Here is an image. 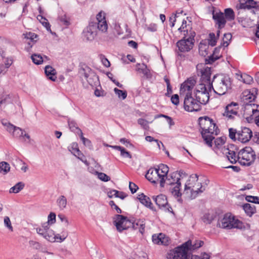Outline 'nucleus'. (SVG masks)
Masks as SVG:
<instances>
[{
	"mask_svg": "<svg viewBox=\"0 0 259 259\" xmlns=\"http://www.w3.org/2000/svg\"><path fill=\"white\" fill-rule=\"evenodd\" d=\"M192 242L188 240L182 245L171 250L168 253V259H191L189 250L191 249Z\"/></svg>",
	"mask_w": 259,
	"mask_h": 259,
	"instance_id": "nucleus-1",
	"label": "nucleus"
},
{
	"mask_svg": "<svg viewBox=\"0 0 259 259\" xmlns=\"http://www.w3.org/2000/svg\"><path fill=\"white\" fill-rule=\"evenodd\" d=\"M237 159L240 165L249 166L254 163L256 155L251 147H245L238 152Z\"/></svg>",
	"mask_w": 259,
	"mask_h": 259,
	"instance_id": "nucleus-2",
	"label": "nucleus"
},
{
	"mask_svg": "<svg viewBox=\"0 0 259 259\" xmlns=\"http://www.w3.org/2000/svg\"><path fill=\"white\" fill-rule=\"evenodd\" d=\"M243 223L231 213H226L224 217L219 220L217 226L223 229H231L232 228L242 229Z\"/></svg>",
	"mask_w": 259,
	"mask_h": 259,
	"instance_id": "nucleus-3",
	"label": "nucleus"
},
{
	"mask_svg": "<svg viewBox=\"0 0 259 259\" xmlns=\"http://www.w3.org/2000/svg\"><path fill=\"white\" fill-rule=\"evenodd\" d=\"M79 74L82 80L84 78L92 87L96 85L99 82L98 76L90 67L87 65L79 69Z\"/></svg>",
	"mask_w": 259,
	"mask_h": 259,
	"instance_id": "nucleus-4",
	"label": "nucleus"
},
{
	"mask_svg": "<svg viewBox=\"0 0 259 259\" xmlns=\"http://www.w3.org/2000/svg\"><path fill=\"white\" fill-rule=\"evenodd\" d=\"M50 225H52L48 222H45L42 224L41 228H37L36 230L39 235L42 236L47 240L51 242H54V237L53 236L54 231L50 229Z\"/></svg>",
	"mask_w": 259,
	"mask_h": 259,
	"instance_id": "nucleus-5",
	"label": "nucleus"
},
{
	"mask_svg": "<svg viewBox=\"0 0 259 259\" xmlns=\"http://www.w3.org/2000/svg\"><path fill=\"white\" fill-rule=\"evenodd\" d=\"M153 200L160 209H163L165 211L174 214L171 206L168 204L167 197L163 194H160L158 196H153Z\"/></svg>",
	"mask_w": 259,
	"mask_h": 259,
	"instance_id": "nucleus-6",
	"label": "nucleus"
},
{
	"mask_svg": "<svg viewBox=\"0 0 259 259\" xmlns=\"http://www.w3.org/2000/svg\"><path fill=\"white\" fill-rule=\"evenodd\" d=\"M238 109V104L236 102H232L226 106L225 111L223 115L227 117L228 119L234 120L235 115L239 116Z\"/></svg>",
	"mask_w": 259,
	"mask_h": 259,
	"instance_id": "nucleus-7",
	"label": "nucleus"
},
{
	"mask_svg": "<svg viewBox=\"0 0 259 259\" xmlns=\"http://www.w3.org/2000/svg\"><path fill=\"white\" fill-rule=\"evenodd\" d=\"M237 140L241 143H245L249 141L253 137L252 131L246 127H241V130L237 133Z\"/></svg>",
	"mask_w": 259,
	"mask_h": 259,
	"instance_id": "nucleus-8",
	"label": "nucleus"
},
{
	"mask_svg": "<svg viewBox=\"0 0 259 259\" xmlns=\"http://www.w3.org/2000/svg\"><path fill=\"white\" fill-rule=\"evenodd\" d=\"M201 73V79L202 81L208 84L209 85V89L213 88L212 82L214 81V79L217 77V75H214L213 77L212 81H211L210 76L211 68L206 67L205 68L201 69L200 71Z\"/></svg>",
	"mask_w": 259,
	"mask_h": 259,
	"instance_id": "nucleus-9",
	"label": "nucleus"
},
{
	"mask_svg": "<svg viewBox=\"0 0 259 259\" xmlns=\"http://www.w3.org/2000/svg\"><path fill=\"white\" fill-rule=\"evenodd\" d=\"M236 147L234 144H230L227 147L224 146L222 151L224 154L227 155V158L230 162L232 164H235L238 161L236 160L237 156H236V153L234 151V149H236Z\"/></svg>",
	"mask_w": 259,
	"mask_h": 259,
	"instance_id": "nucleus-10",
	"label": "nucleus"
},
{
	"mask_svg": "<svg viewBox=\"0 0 259 259\" xmlns=\"http://www.w3.org/2000/svg\"><path fill=\"white\" fill-rule=\"evenodd\" d=\"M194 42L189 41L185 37L179 40L176 44L177 47L180 52L184 53L189 52L193 48Z\"/></svg>",
	"mask_w": 259,
	"mask_h": 259,
	"instance_id": "nucleus-11",
	"label": "nucleus"
},
{
	"mask_svg": "<svg viewBox=\"0 0 259 259\" xmlns=\"http://www.w3.org/2000/svg\"><path fill=\"white\" fill-rule=\"evenodd\" d=\"M212 19L214 21L215 25H217L218 29H222L225 27L227 21L223 12L221 11L213 12Z\"/></svg>",
	"mask_w": 259,
	"mask_h": 259,
	"instance_id": "nucleus-12",
	"label": "nucleus"
},
{
	"mask_svg": "<svg viewBox=\"0 0 259 259\" xmlns=\"http://www.w3.org/2000/svg\"><path fill=\"white\" fill-rule=\"evenodd\" d=\"M198 124L201 129V132H204V130L209 126H213V128H218L213 119L207 116L200 117L198 118Z\"/></svg>",
	"mask_w": 259,
	"mask_h": 259,
	"instance_id": "nucleus-13",
	"label": "nucleus"
},
{
	"mask_svg": "<svg viewBox=\"0 0 259 259\" xmlns=\"http://www.w3.org/2000/svg\"><path fill=\"white\" fill-rule=\"evenodd\" d=\"M136 71L143 74L142 77L150 80L152 77V74L147 65L145 63H137L136 64Z\"/></svg>",
	"mask_w": 259,
	"mask_h": 259,
	"instance_id": "nucleus-14",
	"label": "nucleus"
},
{
	"mask_svg": "<svg viewBox=\"0 0 259 259\" xmlns=\"http://www.w3.org/2000/svg\"><path fill=\"white\" fill-rule=\"evenodd\" d=\"M257 89L254 88L252 89V92L250 91H245L243 93L242 99L245 105H252L251 103L254 101L256 98L255 95L257 94Z\"/></svg>",
	"mask_w": 259,
	"mask_h": 259,
	"instance_id": "nucleus-15",
	"label": "nucleus"
},
{
	"mask_svg": "<svg viewBox=\"0 0 259 259\" xmlns=\"http://www.w3.org/2000/svg\"><path fill=\"white\" fill-rule=\"evenodd\" d=\"M152 241L154 244L158 245H168L169 243V238L164 234L160 233L157 234H153L152 236Z\"/></svg>",
	"mask_w": 259,
	"mask_h": 259,
	"instance_id": "nucleus-16",
	"label": "nucleus"
},
{
	"mask_svg": "<svg viewBox=\"0 0 259 259\" xmlns=\"http://www.w3.org/2000/svg\"><path fill=\"white\" fill-rule=\"evenodd\" d=\"M238 8L240 9L250 10L254 9L256 11L259 10V2L254 0H245L241 4H239Z\"/></svg>",
	"mask_w": 259,
	"mask_h": 259,
	"instance_id": "nucleus-17",
	"label": "nucleus"
},
{
	"mask_svg": "<svg viewBox=\"0 0 259 259\" xmlns=\"http://www.w3.org/2000/svg\"><path fill=\"white\" fill-rule=\"evenodd\" d=\"M95 26L90 22L89 26L83 31L84 38L87 40H92L97 35Z\"/></svg>",
	"mask_w": 259,
	"mask_h": 259,
	"instance_id": "nucleus-18",
	"label": "nucleus"
},
{
	"mask_svg": "<svg viewBox=\"0 0 259 259\" xmlns=\"http://www.w3.org/2000/svg\"><path fill=\"white\" fill-rule=\"evenodd\" d=\"M196 100L200 104L205 105L209 99V95L208 91H196L194 92Z\"/></svg>",
	"mask_w": 259,
	"mask_h": 259,
	"instance_id": "nucleus-19",
	"label": "nucleus"
},
{
	"mask_svg": "<svg viewBox=\"0 0 259 259\" xmlns=\"http://www.w3.org/2000/svg\"><path fill=\"white\" fill-rule=\"evenodd\" d=\"M126 219V217L121 214H118L115 215V220L113 221V223L118 232H122L123 230H126V227L125 226L124 228H123L122 226V223H125Z\"/></svg>",
	"mask_w": 259,
	"mask_h": 259,
	"instance_id": "nucleus-20",
	"label": "nucleus"
},
{
	"mask_svg": "<svg viewBox=\"0 0 259 259\" xmlns=\"http://www.w3.org/2000/svg\"><path fill=\"white\" fill-rule=\"evenodd\" d=\"M131 222L130 225H132V228L134 230L139 229V232L141 234H143L145 227V224L143 221L133 218L131 219Z\"/></svg>",
	"mask_w": 259,
	"mask_h": 259,
	"instance_id": "nucleus-21",
	"label": "nucleus"
},
{
	"mask_svg": "<svg viewBox=\"0 0 259 259\" xmlns=\"http://www.w3.org/2000/svg\"><path fill=\"white\" fill-rule=\"evenodd\" d=\"M196 101V99H195L192 97V93L188 92L186 94L184 101V107L185 110L188 112H190V110H188V108H192Z\"/></svg>",
	"mask_w": 259,
	"mask_h": 259,
	"instance_id": "nucleus-22",
	"label": "nucleus"
},
{
	"mask_svg": "<svg viewBox=\"0 0 259 259\" xmlns=\"http://www.w3.org/2000/svg\"><path fill=\"white\" fill-rule=\"evenodd\" d=\"M137 199L143 205H144L146 207L150 208L152 210H156L155 208L153 207L152 205L150 198L147 196L145 195L144 193H141L138 195Z\"/></svg>",
	"mask_w": 259,
	"mask_h": 259,
	"instance_id": "nucleus-23",
	"label": "nucleus"
},
{
	"mask_svg": "<svg viewBox=\"0 0 259 259\" xmlns=\"http://www.w3.org/2000/svg\"><path fill=\"white\" fill-rule=\"evenodd\" d=\"M157 172H158V170H156V168H150L145 175V177L151 183L156 184L158 182V179H156Z\"/></svg>",
	"mask_w": 259,
	"mask_h": 259,
	"instance_id": "nucleus-24",
	"label": "nucleus"
},
{
	"mask_svg": "<svg viewBox=\"0 0 259 259\" xmlns=\"http://www.w3.org/2000/svg\"><path fill=\"white\" fill-rule=\"evenodd\" d=\"M45 73L49 79L53 81H56L57 72L53 67L50 65L46 66L45 68Z\"/></svg>",
	"mask_w": 259,
	"mask_h": 259,
	"instance_id": "nucleus-25",
	"label": "nucleus"
},
{
	"mask_svg": "<svg viewBox=\"0 0 259 259\" xmlns=\"http://www.w3.org/2000/svg\"><path fill=\"white\" fill-rule=\"evenodd\" d=\"M169 185H176L171 189V193L176 198L180 197L182 196V193L180 192V187H181V183L180 179L177 178V181L176 182H169Z\"/></svg>",
	"mask_w": 259,
	"mask_h": 259,
	"instance_id": "nucleus-26",
	"label": "nucleus"
},
{
	"mask_svg": "<svg viewBox=\"0 0 259 259\" xmlns=\"http://www.w3.org/2000/svg\"><path fill=\"white\" fill-rule=\"evenodd\" d=\"M95 27L96 30H100L102 32H105L107 30L108 25L106 20L99 22H90Z\"/></svg>",
	"mask_w": 259,
	"mask_h": 259,
	"instance_id": "nucleus-27",
	"label": "nucleus"
},
{
	"mask_svg": "<svg viewBox=\"0 0 259 259\" xmlns=\"http://www.w3.org/2000/svg\"><path fill=\"white\" fill-rule=\"evenodd\" d=\"M242 208L246 214L249 217H251L256 212L255 206L249 203H245L243 204L242 205Z\"/></svg>",
	"mask_w": 259,
	"mask_h": 259,
	"instance_id": "nucleus-28",
	"label": "nucleus"
},
{
	"mask_svg": "<svg viewBox=\"0 0 259 259\" xmlns=\"http://www.w3.org/2000/svg\"><path fill=\"white\" fill-rule=\"evenodd\" d=\"M156 170H158V172H157V175L156 176V179H158V181L159 180L160 187H164L165 180H167V181H168L170 180V179L168 178V176H164L163 174H161L162 173H161L159 169L156 168Z\"/></svg>",
	"mask_w": 259,
	"mask_h": 259,
	"instance_id": "nucleus-29",
	"label": "nucleus"
},
{
	"mask_svg": "<svg viewBox=\"0 0 259 259\" xmlns=\"http://www.w3.org/2000/svg\"><path fill=\"white\" fill-rule=\"evenodd\" d=\"M223 13L226 21H231L235 19V14L232 9L226 8Z\"/></svg>",
	"mask_w": 259,
	"mask_h": 259,
	"instance_id": "nucleus-30",
	"label": "nucleus"
},
{
	"mask_svg": "<svg viewBox=\"0 0 259 259\" xmlns=\"http://www.w3.org/2000/svg\"><path fill=\"white\" fill-rule=\"evenodd\" d=\"M220 85L224 86V91H228V89L231 88V80L228 76H224L221 80Z\"/></svg>",
	"mask_w": 259,
	"mask_h": 259,
	"instance_id": "nucleus-31",
	"label": "nucleus"
},
{
	"mask_svg": "<svg viewBox=\"0 0 259 259\" xmlns=\"http://www.w3.org/2000/svg\"><path fill=\"white\" fill-rule=\"evenodd\" d=\"M10 133L12 134L13 136L15 138H21L23 136V131L22 130L20 127H17L14 125L11 129Z\"/></svg>",
	"mask_w": 259,
	"mask_h": 259,
	"instance_id": "nucleus-32",
	"label": "nucleus"
},
{
	"mask_svg": "<svg viewBox=\"0 0 259 259\" xmlns=\"http://www.w3.org/2000/svg\"><path fill=\"white\" fill-rule=\"evenodd\" d=\"M207 133H205L204 132H201V134L202 138L205 141V143L210 147L212 146V141L214 139V137L210 135H206Z\"/></svg>",
	"mask_w": 259,
	"mask_h": 259,
	"instance_id": "nucleus-33",
	"label": "nucleus"
},
{
	"mask_svg": "<svg viewBox=\"0 0 259 259\" xmlns=\"http://www.w3.org/2000/svg\"><path fill=\"white\" fill-rule=\"evenodd\" d=\"M25 186L24 183L22 182L17 183L13 187H11L9 190L10 193H17L22 190Z\"/></svg>",
	"mask_w": 259,
	"mask_h": 259,
	"instance_id": "nucleus-34",
	"label": "nucleus"
},
{
	"mask_svg": "<svg viewBox=\"0 0 259 259\" xmlns=\"http://www.w3.org/2000/svg\"><path fill=\"white\" fill-rule=\"evenodd\" d=\"M33 63L36 65L41 64L44 61L43 58L40 54H33L31 56Z\"/></svg>",
	"mask_w": 259,
	"mask_h": 259,
	"instance_id": "nucleus-35",
	"label": "nucleus"
},
{
	"mask_svg": "<svg viewBox=\"0 0 259 259\" xmlns=\"http://www.w3.org/2000/svg\"><path fill=\"white\" fill-rule=\"evenodd\" d=\"M68 124L70 130L72 132L76 133L78 135L80 134L79 133V130H81L77 126V124L74 120L68 119Z\"/></svg>",
	"mask_w": 259,
	"mask_h": 259,
	"instance_id": "nucleus-36",
	"label": "nucleus"
},
{
	"mask_svg": "<svg viewBox=\"0 0 259 259\" xmlns=\"http://www.w3.org/2000/svg\"><path fill=\"white\" fill-rule=\"evenodd\" d=\"M214 216L213 214L206 213L202 217V220L204 223L206 224H210L214 220Z\"/></svg>",
	"mask_w": 259,
	"mask_h": 259,
	"instance_id": "nucleus-37",
	"label": "nucleus"
},
{
	"mask_svg": "<svg viewBox=\"0 0 259 259\" xmlns=\"http://www.w3.org/2000/svg\"><path fill=\"white\" fill-rule=\"evenodd\" d=\"M209 38L208 39V45L214 47L217 45L218 39L215 37L214 33L211 32L208 35Z\"/></svg>",
	"mask_w": 259,
	"mask_h": 259,
	"instance_id": "nucleus-38",
	"label": "nucleus"
},
{
	"mask_svg": "<svg viewBox=\"0 0 259 259\" xmlns=\"http://www.w3.org/2000/svg\"><path fill=\"white\" fill-rule=\"evenodd\" d=\"M114 92L119 98H121L122 100L125 99L127 97V94L125 90H121L115 88L114 89Z\"/></svg>",
	"mask_w": 259,
	"mask_h": 259,
	"instance_id": "nucleus-39",
	"label": "nucleus"
},
{
	"mask_svg": "<svg viewBox=\"0 0 259 259\" xmlns=\"http://www.w3.org/2000/svg\"><path fill=\"white\" fill-rule=\"evenodd\" d=\"M57 203L60 208L63 209L67 205V199L64 195H61L57 199Z\"/></svg>",
	"mask_w": 259,
	"mask_h": 259,
	"instance_id": "nucleus-40",
	"label": "nucleus"
},
{
	"mask_svg": "<svg viewBox=\"0 0 259 259\" xmlns=\"http://www.w3.org/2000/svg\"><path fill=\"white\" fill-rule=\"evenodd\" d=\"M240 78H241V81L246 84H250L253 81L252 77L247 74H241Z\"/></svg>",
	"mask_w": 259,
	"mask_h": 259,
	"instance_id": "nucleus-41",
	"label": "nucleus"
},
{
	"mask_svg": "<svg viewBox=\"0 0 259 259\" xmlns=\"http://www.w3.org/2000/svg\"><path fill=\"white\" fill-rule=\"evenodd\" d=\"M10 169L9 164L5 161L0 162V172H4L5 174L7 173Z\"/></svg>",
	"mask_w": 259,
	"mask_h": 259,
	"instance_id": "nucleus-42",
	"label": "nucleus"
},
{
	"mask_svg": "<svg viewBox=\"0 0 259 259\" xmlns=\"http://www.w3.org/2000/svg\"><path fill=\"white\" fill-rule=\"evenodd\" d=\"M219 59L220 57L218 55H214L212 54L210 55L208 58L205 59V62L206 64H212L216 60Z\"/></svg>",
	"mask_w": 259,
	"mask_h": 259,
	"instance_id": "nucleus-43",
	"label": "nucleus"
},
{
	"mask_svg": "<svg viewBox=\"0 0 259 259\" xmlns=\"http://www.w3.org/2000/svg\"><path fill=\"white\" fill-rule=\"evenodd\" d=\"M245 200L249 202L259 204V197L251 195H247L245 197Z\"/></svg>",
	"mask_w": 259,
	"mask_h": 259,
	"instance_id": "nucleus-44",
	"label": "nucleus"
},
{
	"mask_svg": "<svg viewBox=\"0 0 259 259\" xmlns=\"http://www.w3.org/2000/svg\"><path fill=\"white\" fill-rule=\"evenodd\" d=\"M97 175H98V178L101 180V181L103 182H108L110 181V178L109 176H107L106 174L101 172H98L96 171Z\"/></svg>",
	"mask_w": 259,
	"mask_h": 259,
	"instance_id": "nucleus-45",
	"label": "nucleus"
},
{
	"mask_svg": "<svg viewBox=\"0 0 259 259\" xmlns=\"http://www.w3.org/2000/svg\"><path fill=\"white\" fill-rule=\"evenodd\" d=\"M71 148H72V151L71 152L72 153H73V152H74V153L76 152L78 156H82L83 157H84V155H83V154L79 150V148L78 147V145H77V144L76 143H73L71 144ZM73 154L75 156H76L75 153H73Z\"/></svg>",
	"mask_w": 259,
	"mask_h": 259,
	"instance_id": "nucleus-46",
	"label": "nucleus"
},
{
	"mask_svg": "<svg viewBox=\"0 0 259 259\" xmlns=\"http://www.w3.org/2000/svg\"><path fill=\"white\" fill-rule=\"evenodd\" d=\"M157 169H159L161 173L163 174L164 176H168L167 174L169 171V168L167 165L164 164H161L158 166Z\"/></svg>",
	"mask_w": 259,
	"mask_h": 259,
	"instance_id": "nucleus-47",
	"label": "nucleus"
},
{
	"mask_svg": "<svg viewBox=\"0 0 259 259\" xmlns=\"http://www.w3.org/2000/svg\"><path fill=\"white\" fill-rule=\"evenodd\" d=\"M238 131L235 128H230L229 129V136L232 140L235 141L237 140L236 135H237Z\"/></svg>",
	"mask_w": 259,
	"mask_h": 259,
	"instance_id": "nucleus-48",
	"label": "nucleus"
},
{
	"mask_svg": "<svg viewBox=\"0 0 259 259\" xmlns=\"http://www.w3.org/2000/svg\"><path fill=\"white\" fill-rule=\"evenodd\" d=\"M53 236L54 237V242L57 241L58 242H63L67 237V235H64V234L62 235V236H61L59 234L55 235L54 232Z\"/></svg>",
	"mask_w": 259,
	"mask_h": 259,
	"instance_id": "nucleus-49",
	"label": "nucleus"
},
{
	"mask_svg": "<svg viewBox=\"0 0 259 259\" xmlns=\"http://www.w3.org/2000/svg\"><path fill=\"white\" fill-rule=\"evenodd\" d=\"M138 123L140 124L144 130L149 128L148 121L144 118H139L138 120Z\"/></svg>",
	"mask_w": 259,
	"mask_h": 259,
	"instance_id": "nucleus-50",
	"label": "nucleus"
},
{
	"mask_svg": "<svg viewBox=\"0 0 259 259\" xmlns=\"http://www.w3.org/2000/svg\"><path fill=\"white\" fill-rule=\"evenodd\" d=\"M56 215L55 212H50L48 217V221L47 222L51 224V225L55 224L56 222Z\"/></svg>",
	"mask_w": 259,
	"mask_h": 259,
	"instance_id": "nucleus-51",
	"label": "nucleus"
},
{
	"mask_svg": "<svg viewBox=\"0 0 259 259\" xmlns=\"http://www.w3.org/2000/svg\"><path fill=\"white\" fill-rule=\"evenodd\" d=\"M2 124L6 126V130L9 132L11 133V129L13 126V124L11 123L10 122L7 121L6 119H2L1 121Z\"/></svg>",
	"mask_w": 259,
	"mask_h": 259,
	"instance_id": "nucleus-52",
	"label": "nucleus"
},
{
	"mask_svg": "<svg viewBox=\"0 0 259 259\" xmlns=\"http://www.w3.org/2000/svg\"><path fill=\"white\" fill-rule=\"evenodd\" d=\"M145 140L147 141H148L149 142H151L153 141L157 143V146L159 149H161L160 148V145L162 144V142L160 141H159L158 140L155 139L153 137L150 136H147L145 137Z\"/></svg>",
	"mask_w": 259,
	"mask_h": 259,
	"instance_id": "nucleus-53",
	"label": "nucleus"
},
{
	"mask_svg": "<svg viewBox=\"0 0 259 259\" xmlns=\"http://www.w3.org/2000/svg\"><path fill=\"white\" fill-rule=\"evenodd\" d=\"M5 226L8 228L10 231H13V228L11 224L9 217L6 216L4 218V220Z\"/></svg>",
	"mask_w": 259,
	"mask_h": 259,
	"instance_id": "nucleus-54",
	"label": "nucleus"
},
{
	"mask_svg": "<svg viewBox=\"0 0 259 259\" xmlns=\"http://www.w3.org/2000/svg\"><path fill=\"white\" fill-rule=\"evenodd\" d=\"M25 35V38L27 39H29L30 41L33 42L34 39L37 37V35L34 33H32L29 32V33H27L26 34H23Z\"/></svg>",
	"mask_w": 259,
	"mask_h": 259,
	"instance_id": "nucleus-55",
	"label": "nucleus"
},
{
	"mask_svg": "<svg viewBox=\"0 0 259 259\" xmlns=\"http://www.w3.org/2000/svg\"><path fill=\"white\" fill-rule=\"evenodd\" d=\"M201 104L199 103L197 101L196 102H195V104L193 106V107L192 108H188V110H190V112H197L200 111L201 109V106L200 105Z\"/></svg>",
	"mask_w": 259,
	"mask_h": 259,
	"instance_id": "nucleus-56",
	"label": "nucleus"
},
{
	"mask_svg": "<svg viewBox=\"0 0 259 259\" xmlns=\"http://www.w3.org/2000/svg\"><path fill=\"white\" fill-rule=\"evenodd\" d=\"M120 152L121 156L124 158H128L131 159L132 158V156L130 152L126 150L124 148H122Z\"/></svg>",
	"mask_w": 259,
	"mask_h": 259,
	"instance_id": "nucleus-57",
	"label": "nucleus"
},
{
	"mask_svg": "<svg viewBox=\"0 0 259 259\" xmlns=\"http://www.w3.org/2000/svg\"><path fill=\"white\" fill-rule=\"evenodd\" d=\"M106 20L105 13L101 11L96 16V19L95 22H100Z\"/></svg>",
	"mask_w": 259,
	"mask_h": 259,
	"instance_id": "nucleus-58",
	"label": "nucleus"
},
{
	"mask_svg": "<svg viewBox=\"0 0 259 259\" xmlns=\"http://www.w3.org/2000/svg\"><path fill=\"white\" fill-rule=\"evenodd\" d=\"M38 17H41V19H44L43 21H40L41 24H42V25L46 28L47 30L51 31V25H50L49 22H48L47 20L41 15L38 16L37 19H38Z\"/></svg>",
	"mask_w": 259,
	"mask_h": 259,
	"instance_id": "nucleus-59",
	"label": "nucleus"
},
{
	"mask_svg": "<svg viewBox=\"0 0 259 259\" xmlns=\"http://www.w3.org/2000/svg\"><path fill=\"white\" fill-rule=\"evenodd\" d=\"M129 189L132 194L135 193L138 190L139 187L134 183L130 182L129 183Z\"/></svg>",
	"mask_w": 259,
	"mask_h": 259,
	"instance_id": "nucleus-60",
	"label": "nucleus"
},
{
	"mask_svg": "<svg viewBox=\"0 0 259 259\" xmlns=\"http://www.w3.org/2000/svg\"><path fill=\"white\" fill-rule=\"evenodd\" d=\"M79 133H80L78 135L80 136V138L82 141L84 145H89L91 144V141L89 139L84 138L83 136V133L81 130H79Z\"/></svg>",
	"mask_w": 259,
	"mask_h": 259,
	"instance_id": "nucleus-61",
	"label": "nucleus"
},
{
	"mask_svg": "<svg viewBox=\"0 0 259 259\" xmlns=\"http://www.w3.org/2000/svg\"><path fill=\"white\" fill-rule=\"evenodd\" d=\"M214 142L216 147L219 148V146L223 145L225 143V140L222 137H219L217 138Z\"/></svg>",
	"mask_w": 259,
	"mask_h": 259,
	"instance_id": "nucleus-62",
	"label": "nucleus"
},
{
	"mask_svg": "<svg viewBox=\"0 0 259 259\" xmlns=\"http://www.w3.org/2000/svg\"><path fill=\"white\" fill-rule=\"evenodd\" d=\"M208 48V46L206 44L202 42L201 41L199 45V53H201V52L204 51L205 53L206 52V50Z\"/></svg>",
	"mask_w": 259,
	"mask_h": 259,
	"instance_id": "nucleus-63",
	"label": "nucleus"
},
{
	"mask_svg": "<svg viewBox=\"0 0 259 259\" xmlns=\"http://www.w3.org/2000/svg\"><path fill=\"white\" fill-rule=\"evenodd\" d=\"M171 103L175 105H178L179 104V96L178 94H174L171 97Z\"/></svg>",
	"mask_w": 259,
	"mask_h": 259,
	"instance_id": "nucleus-64",
	"label": "nucleus"
}]
</instances>
